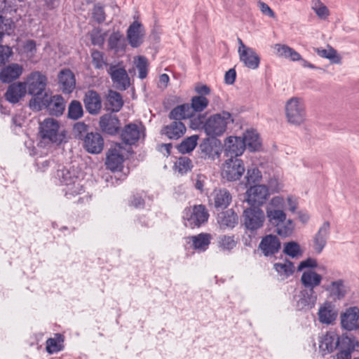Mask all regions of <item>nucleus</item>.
<instances>
[{"label":"nucleus","instance_id":"2","mask_svg":"<svg viewBox=\"0 0 359 359\" xmlns=\"http://www.w3.org/2000/svg\"><path fill=\"white\" fill-rule=\"evenodd\" d=\"M47 81L46 76L38 71L30 73L27 76L25 84L28 94L32 95L29 102L30 109L33 107V102H39L48 94L46 90Z\"/></svg>","mask_w":359,"mask_h":359},{"label":"nucleus","instance_id":"14","mask_svg":"<svg viewBox=\"0 0 359 359\" xmlns=\"http://www.w3.org/2000/svg\"><path fill=\"white\" fill-rule=\"evenodd\" d=\"M83 104L86 111L90 115H97L102 109L100 95L95 90H88L83 96Z\"/></svg>","mask_w":359,"mask_h":359},{"label":"nucleus","instance_id":"48","mask_svg":"<svg viewBox=\"0 0 359 359\" xmlns=\"http://www.w3.org/2000/svg\"><path fill=\"white\" fill-rule=\"evenodd\" d=\"M65 196L68 199H72L73 197L79 195L84 192L83 187L81 184V181L78 179L74 182L72 185L67 186L64 189Z\"/></svg>","mask_w":359,"mask_h":359},{"label":"nucleus","instance_id":"40","mask_svg":"<svg viewBox=\"0 0 359 359\" xmlns=\"http://www.w3.org/2000/svg\"><path fill=\"white\" fill-rule=\"evenodd\" d=\"M273 269L283 278H289L295 271L294 263L288 259H285L284 263H275Z\"/></svg>","mask_w":359,"mask_h":359},{"label":"nucleus","instance_id":"36","mask_svg":"<svg viewBox=\"0 0 359 359\" xmlns=\"http://www.w3.org/2000/svg\"><path fill=\"white\" fill-rule=\"evenodd\" d=\"M65 337L60 333L54 334V337L48 338L46 341V350L49 354H53L62 351L64 346Z\"/></svg>","mask_w":359,"mask_h":359},{"label":"nucleus","instance_id":"28","mask_svg":"<svg viewBox=\"0 0 359 359\" xmlns=\"http://www.w3.org/2000/svg\"><path fill=\"white\" fill-rule=\"evenodd\" d=\"M322 280V276L311 269L304 271L300 278L304 288L311 291H314L315 287L320 285Z\"/></svg>","mask_w":359,"mask_h":359},{"label":"nucleus","instance_id":"63","mask_svg":"<svg viewBox=\"0 0 359 359\" xmlns=\"http://www.w3.org/2000/svg\"><path fill=\"white\" fill-rule=\"evenodd\" d=\"M23 49L26 53L29 54L30 55H33L36 52L35 41L32 39L26 41L23 45Z\"/></svg>","mask_w":359,"mask_h":359},{"label":"nucleus","instance_id":"62","mask_svg":"<svg viewBox=\"0 0 359 359\" xmlns=\"http://www.w3.org/2000/svg\"><path fill=\"white\" fill-rule=\"evenodd\" d=\"M11 54V49L8 46L0 45V66L5 64Z\"/></svg>","mask_w":359,"mask_h":359},{"label":"nucleus","instance_id":"42","mask_svg":"<svg viewBox=\"0 0 359 359\" xmlns=\"http://www.w3.org/2000/svg\"><path fill=\"white\" fill-rule=\"evenodd\" d=\"M198 138L199 136L198 135H193L184 139L182 142L177 146L179 153L185 154L194 151L197 146Z\"/></svg>","mask_w":359,"mask_h":359},{"label":"nucleus","instance_id":"56","mask_svg":"<svg viewBox=\"0 0 359 359\" xmlns=\"http://www.w3.org/2000/svg\"><path fill=\"white\" fill-rule=\"evenodd\" d=\"M236 242L233 236H223L219 238V246L223 250L230 251L236 247Z\"/></svg>","mask_w":359,"mask_h":359},{"label":"nucleus","instance_id":"4","mask_svg":"<svg viewBox=\"0 0 359 359\" xmlns=\"http://www.w3.org/2000/svg\"><path fill=\"white\" fill-rule=\"evenodd\" d=\"M46 109L48 114L54 116H61L65 109V101L62 95H49L48 93L39 102H33L32 111H40Z\"/></svg>","mask_w":359,"mask_h":359},{"label":"nucleus","instance_id":"12","mask_svg":"<svg viewBox=\"0 0 359 359\" xmlns=\"http://www.w3.org/2000/svg\"><path fill=\"white\" fill-rule=\"evenodd\" d=\"M104 139L98 132H90L84 137L83 147L85 150L91 154H100L104 149Z\"/></svg>","mask_w":359,"mask_h":359},{"label":"nucleus","instance_id":"35","mask_svg":"<svg viewBox=\"0 0 359 359\" xmlns=\"http://www.w3.org/2000/svg\"><path fill=\"white\" fill-rule=\"evenodd\" d=\"M337 334L333 332H327L320 341V349L324 355L330 353L337 348Z\"/></svg>","mask_w":359,"mask_h":359},{"label":"nucleus","instance_id":"37","mask_svg":"<svg viewBox=\"0 0 359 359\" xmlns=\"http://www.w3.org/2000/svg\"><path fill=\"white\" fill-rule=\"evenodd\" d=\"M192 111L189 104L178 105L169 113L168 117L174 121H181L191 116Z\"/></svg>","mask_w":359,"mask_h":359},{"label":"nucleus","instance_id":"21","mask_svg":"<svg viewBox=\"0 0 359 359\" xmlns=\"http://www.w3.org/2000/svg\"><path fill=\"white\" fill-rule=\"evenodd\" d=\"M144 36V27L138 21H134L128 28L127 38L133 48H137L143 43Z\"/></svg>","mask_w":359,"mask_h":359},{"label":"nucleus","instance_id":"6","mask_svg":"<svg viewBox=\"0 0 359 359\" xmlns=\"http://www.w3.org/2000/svg\"><path fill=\"white\" fill-rule=\"evenodd\" d=\"M265 221L264 211L259 207L246 208L242 215V224L250 233H255L261 229Z\"/></svg>","mask_w":359,"mask_h":359},{"label":"nucleus","instance_id":"60","mask_svg":"<svg viewBox=\"0 0 359 359\" xmlns=\"http://www.w3.org/2000/svg\"><path fill=\"white\" fill-rule=\"evenodd\" d=\"M190 127L194 129H203V125L205 124V117L204 115H198L197 116H193V113L191 114V116L190 117Z\"/></svg>","mask_w":359,"mask_h":359},{"label":"nucleus","instance_id":"13","mask_svg":"<svg viewBox=\"0 0 359 359\" xmlns=\"http://www.w3.org/2000/svg\"><path fill=\"white\" fill-rule=\"evenodd\" d=\"M223 150L226 157L237 158L244 152L245 143L241 137L229 136L224 140Z\"/></svg>","mask_w":359,"mask_h":359},{"label":"nucleus","instance_id":"26","mask_svg":"<svg viewBox=\"0 0 359 359\" xmlns=\"http://www.w3.org/2000/svg\"><path fill=\"white\" fill-rule=\"evenodd\" d=\"M120 137L122 142L125 144H135L140 137L139 127L133 123L126 125L121 131Z\"/></svg>","mask_w":359,"mask_h":359},{"label":"nucleus","instance_id":"38","mask_svg":"<svg viewBox=\"0 0 359 359\" xmlns=\"http://www.w3.org/2000/svg\"><path fill=\"white\" fill-rule=\"evenodd\" d=\"M126 40L123 34L119 31L113 32L108 39V48L109 50L118 53L125 50Z\"/></svg>","mask_w":359,"mask_h":359},{"label":"nucleus","instance_id":"16","mask_svg":"<svg viewBox=\"0 0 359 359\" xmlns=\"http://www.w3.org/2000/svg\"><path fill=\"white\" fill-rule=\"evenodd\" d=\"M341 325L342 328L348 331L359 328V309L351 306L341 314Z\"/></svg>","mask_w":359,"mask_h":359},{"label":"nucleus","instance_id":"49","mask_svg":"<svg viewBox=\"0 0 359 359\" xmlns=\"http://www.w3.org/2000/svg\"><path fill=\"white\" fill-rule=\"evenodd\" d=\"M208 99L204 96H194L191 99V111L200 112L207 107Z\"/></svg>","mask_w":359,"mask_h":359},{"label":"nucleus","instance_id":"17","mask_svg":"<svg viewBox=\"0 0 359 359\" xmlns=\"http://www.w3.org/2000/svg\"><path fill=\"white\" fill-rule=\"evenodd\" d=\"M295 308L297 311H306L315 306L317 301V294L315 291L302 290L299 295L295 296Z\"/></svg>","mask_w":359,"mask_h":359},{"label":"nucleus","instance_id":"18","mask_svg":"<svg viewBox=\"0 0 359 359\" xmlns=\"http://www.w3.org/2000/svg\"><path fill=\"white\" fill-rule=\"evenodd\" d=\"M330 234V223L325 221L320 226L313 238V250L317 254H320L327 245Z\"/></svg>","mask_w":359,"mask_h":359},{"label":"nucleus","instance_id":"9","mask_svg":"<svg viewBox=\"0 0 359 359\" xmlns=\"http://www.w3.org/2000/svg\"><path fill=\"white\" fill-rule=\"evenodd\" d=\"M285 112L287 121L290 123L299 125L305 119V108L298 97H292L286 102Z\"/></svg>","mask_w":359,"mask_h":359},{"label":"nucleus","instance_id":"1","mask_svg":"<svg viewBox=\"0 0 359 359\" xmlns=\"http://www.w3.org/2000/svg\"><path fill=\"white\" fill-rule=\"evenodd\" d=\"M285 205L283 197H273L266 206V214L269 224L276 227L277 234L286 238L293 233L295 224L292 219H287Z\"/></svg>","mask_w":359,"mask_h":359},{"label":"nucleus","instance_id":"51","mask_svg":"<svg viewBox=\"0 0 359 359\" xmlns=\"http://www.w3.org/2000/svg\"><path fill=\"white\" fill-rule=\"evenodd\" d=\"M176 170L182 175L190 171L193 167L191 159L186 156L180 157L175 164Z\"/></svg>","mask_w":359,"mask_h":359},{"label":"nucleus","instance_id":"53","mask_svg":"<svg viewBox=\"0 0 359 359\" xmlns=\"http://www.w3.org/2000/svg\"><path fill=\"white\" fill-rule=\"evenodd\" d=\"M88 126L84 122H77L74 125L73 132L74 137L80 140H83L86 135L89 134Z\"/></svg>","mask_w":359,"mask_h":359},{"label":"nucleus","instance_id":"31","mask_svg":"<svg viewBox=\"0 0 359 359\" xmlns=\"http://www.w3.org/2000/svg\"><path fill=\"white\" fill-rule=\"evenodd\" d=\"M124 157L119 149L111 148L107 153L105 165L111 171H116L123 167Z\"/></svg>","mask_w":359,"mask_h":359},{"label":"nucleus","instance_id":"10","mask_svg":"<svg viewBox=\"0 0 359 359\" xmlns=\"http://www.w3.org/2000/svg\"><path fill=\"white\" fill-rule=\"evenodd\" d=\"M269 196V189L264 184L250 186L245 192V201L250 206L260 208Z\"/></svg>","mask_w":359,"mask_h":359},{"label":"nucleus","instance_id":"11","mask_svg":"<svg viewBox=\"0 0 359 359\" xmlns=\"http://www.w3.org/2000/svg\"><path fill=\"white\" fill-rule=\"evenodd\" d=\"M114 86L118 90H126L130 85V77L123 67L111 65L107 69Z\"/></svg>","mask_w":359,"mask_h":359},{"label":"nucleus","instance_id":"55","mask_svg":"<svg viewBox=\"0 0 359 359\" xmlns=\"http://www.w3.org/2000/svg\"><path fill=\"white\" fill-rule=\"evenodd\" d=\"M137 69L138 70L139 78L144 79L148 74V60L144 56H139L137 63Z\"/></svg>","mask_w":359,"mask_h":359},{"label":"nucleus","instance_id":"46","mask_svg":"<svg viewBox=\"0 0 359 359\" xmlns=\"http://www.w3.org/2000/svg\"><path fill=\"white\" fill-rule=\"evenodd\" d=\"M68 118L72 120H78L83 115L81 103L76 100H72L68 107Z\"/></svg>","mask_w":359,"mask_h":359},{"label":"nucleus","instance_id":"20","mask_svg":"<svg viewBox=\"0 0 359 359\" xmlns=\"http://www.w3.org/2000/svg\"><path fill=\"white\" fill-rule=\"evenodd\" d=\"M208 217L209 213L204 205H194L186 225L191 228L199 227L208 222Z\"/></svg>","mask_w":359,"mask_h":359},{"label":"nucleus","instance_id":"45","mask_svg":"<svg viewBox=\"0 0 359 359\" xmlns=\"http://www.w3.org/2000/svg\"><path fill=\"white\" fill-rule=\"evenodd\" d=\"M56 177L59 179L62 185L65 187L72 185L74 182H76L79 177L69 169L62 168L57 170Z\"/></svg>","mask_w":359,"mask_h":359},{"label":"nucleus","instance_id":"59","mask_svg":"<svg viewBox=\"0 0 359 359\" xmlns=\"http://www.w3.org/2000/svg\"><path fill=\"white\" fill-rule=\"evenodd\" d=\"M312 8L315 11L316 15L320 18H325L329 15L327 8L323 5L319 0L313 1Z\"/></svg>","mask_w":359,"mask_h":359},{"label":"nucleus","instance_id":"15","mask_svg":"<svg viewBox=\"0 0 359 359\" xmlns=\"http://www.w3.org/2000/svg\"><path fill=\"white\" fill-rule=\"evenodd\" d=\"M258 248L265 257H271L280 251L281 243L276 235L269 234L262 238Z\"/></svg>","mask_w":359,"mask_h":359},{"label":"nucleus","instance_id":"54","mask_svg":"<svg viewBox=\"0 0 359 359\" xmlns=\"http://www.w3.org/2000/svg\"><path fill=\"white\" fill-rule=\"evenodd\" d=\"M262 179V173L257 168L248 169L245 175L246 186L259 182Z\"/></svg>","mask_w":359,"mask_h":359},{"label":"nucleus","instance_id":"52","mask_svg":"<svg viewBox=\"0 0 359 359\" xmlns=\"http://www.w3.org/2000/svg\"><path fill=\"white\" fill-rule=\"evenodd\" d=\"M93 19L98 24L103 23L106 20V13L104 6L100 3L94 5L92 12Z\"/></svg>","mask_w":359,"mask_h":359},{"label":"nucleus","instance_id":"7","mask_svg":"<svg viewBox=\"0 0 359 359\" xmlns=\"http://www.w3.org/2000/svg\"><path fill=\"white\" fill-rule=\"evenodd\" d=\"M245 171L243 161L238 158H229L223 165L222 177L229 182L239 180Z\"/></svg>","mask_w":359,"mask_h":359},{"label":"nucleus","instance_id":"64","mask_svg":"<svg viewBox=\"0 0 359 359\" xmlns=\"http://www.w3.org/2000/svg\"><path fill=\"white\" fill-rule=\"evenodd\" d=\"M130 204L136 208H142L144 206V200L140 194H135L132 196Z\"/></svg>","mask_w":359,"mask_h":359},{"label":"nucleus","instance_id":"19","mask_svg":"<svg viewBox=\"0 0 359 359\" xmlns=\"http://www.w3.org/2000/svg\"><path fill=\"white\" fill-rule=\"evenodd\" d=\"M232 200L231 194L226 189H215L211 194L210 201L216 210L219 211L226 209Z\"/></svg>","mask_w":359,"mask_h":359},{"label":"nucleus","instance_id":"32","mask_svg":"<svg viewBox=\"0 0 359 359\" xmlns=\"http://www.w3.org/2000/svg\"><path fill=\"white\" fill-rule=\"evenodd\" d=\"M239 58L244 66L249 69H257L259 66L260 57L252 48L243 50L239 54Z\"/></svg>","mask_w":359,"mask_h":359},{"label":"nucleus","instance_id":"39","mask_svg":"<svg viewBox=\"0 0 359 359\" xmlns=\"http://www.w3.org/2000/svg\"><path fill=\"white\" fill-rule=\"evenodd\" d=\"M193 248L198 251H205L210 244L211 236L209 233H201L190 237Z\"/></svg>","mask_w":359,"mask_h":359},{"label":"nucleus","instance_id":"34","mask_svg":"<svg viewBox=\"0 0 359 359\" xmlns=\"http://www.w3.org/2000/svg\"><path fill=\"white\" fill-rule=\"evenodd\" d=\"M241 140L245 143V149L247 148L250 151H257L261 147L259 136L256 130H247Z\"/></svg>","mask_w":359,"mask_h":359},{"label":"nucleus","instance_id":"58","mask_svg":"<svg viewBox=\"0 0 359 359\" xmlns=\"http://www.w3.org/2000/svg\"><path fill=\"white\" fill-rule=\"evenodd\" d=\"M91 43L94 46H103L104 43V36L101 34V29H94L90 33Z\"/></svg>","mask_w":359,"mask_h":359},{"label":"nucleus","instance_id":"41","mask_svg":"<svg viewBox=\"0 0 359 359\" xmlns=\"http://www.w3.org/2000/svg\"><path fill=\"white\" fill-rule=\"evenodd\" d=\"M107 101L111 106V110L113 112H118L124 103L121 93L113 90H109Z\"/></svg>","mask_w":359,"mask_h":359},{"label":"nucleus","instance_id":"25","mask_svg":"<svg viewBox=\"0 0 359 359\" xmlns=\"http://www.w3.org/2000/svg\"><path fill=\"white\" fill-rule=\"evenodd\" d=\"M100 127L102 130L110 135H116L120 130V120L116 116L104 114L100 117Z\"/></svg>","mask_w":359,"mask_h":359},{"label":"nucleus","instance_id":"22","mask_svg":"<svg viewBox=\"0 0 359 359\" xmlns=\"http://www.w3.org/2000/svg\"><path fill=\"white\" fill-rule=\"evenodd\" d=\"M60 90L65 94L73 92L76 86V79L74 73L69 69H62L57 76Z\"/></svg>","mask_w":359,"mask_h":359},{"label":"nucleus","instance_id":"44","mask_svg":"<svg viewBox=\"0 0 359 359\" xmlns=\"http://www.w3.org/2000/svg\"><path fill=\"white\" fill-rule=\"evenodd\" d=\"M276 48L277 53L280 57L289 58L292 61H299L302 60L300 54L287 45L276 44Z\"/></svg>","mask_w":359,"mask_h":359},{"label":"nucleus","instance_id":"23","mask_svg":"<svg viewBox=\"0 0 359 359\" xmlns=\"http://www.w3.org/2000/svg\"><path fill=\"white\" fill-rule=\"evenodd\" d=\"M27 88L25 83H13L8 87L4 97L11 104H16L25 95Z\"/></svg>","mask_w":359,"mask_h":359},{"label":"nucleus","instance_id":"24","mask_svg":"<svg viewBox=\"0 0 359 359\" xmlns=\"http://www.w3.org/2000/svg\"><path fill=\"white\" fill-rule=\"evenodd\" d=\"M318 316L320 323L330 325L337 319V311L332 302L326 301L320 306Z\"/></svg>","mask_w":359,"mask_h":359},{"label":"nucleus","instance_id":"47","mask_svg":"<svg viewBox=\"0 0 359 359\" xmlns=\"http://www.w3.org/2000/svg\"><path fill=\"white\" fill-rule=\"evenodd\" d=\"M283 253L291 258H297L302 255L299 244L296 241H289L284 244Z\"/></svg>","mask_w":359,"mask_h":359},{"label":"nucleus","instance_id":"5","mask_svg":"<svg viewBox=\"0 0 359 359\" xmlns=\"http://www.w3.org/2000/svg\"><path fill=\"white\" fill-rule=\"evenodd\" d=\"M223 151V144L220 140L215 137L203 139L198 146L200 157L206 161L213 162L220 158Z\"/></svg>","mask_w":359,"mask_h":359},{"label":"nucleus","instance_id":"33","mask_svg":"<svg viewBox=\"0 0 359 359\" xmlns=\"http://www.w3.org/2000/svg\"><path fill=\"white\" fill-rule=\"evenodd\" d=\"M325 290L329 292L331 297L339 300L344 298L346 294V286L343 279L332 281L329 285L325 287Z\"/></svg>","mask_w":359,"mask_h":359},{"label":"nucleus","instance_id":"61","mask_svg":"<svg viewBox=\"0 0 359 359\" xmlns=\"http://www.w3.org/2000/svg\"><path fill=\"white\" fill-rule=\"evenodd\" d=\"M1 16L2 18V23H0V31H2L3 36L5 34L10 35L13 31V23L9 19H6L2 15Z\"/></svg>","mask_w":359,"mask_h":359},{"label":"nucleus","instance_id":"57","mask_svg":"<svg viewBox=\"0 0 359 359\" xmlns=\"http://www.w3.org/2000/svg\"><path fill=\"white\" fill-rule=\"evenodd\" d=\"M318 267V262L316 259L312 257H308L306 259L302 261L298 266L297 271H302L304 269H316Z\"/></svg>","mask_w":359,"mask_h":359},{"label":"nucleus","instance_id":"43","mask_svg":"<svg viewBox=\"0 0 359 359\" xmlns=\"http://www.w3.org/2000/svg\"><path fill=\"white\" fill-rule=\"evenodd\" d=\"M354 339L347 336H337V340L336 341L337 348L339 349V352H349V355L355 349Z\"/></svg>","mask_w":359,"mask_h":359},{"label":"nucleus","instance_id":"29","mask_svg":"<svg viewBox=\"0 0 359 359\" xmlns=\"http://www.w3.org/2000/svg\"><path fill=\"white\" fill-rule=\"evenodd\" d=\"M22 73V66L16 63H12L1 69L0 72V80L2 83H10L18 79Z\"/></svg>","mask_w":359,"mask_h":359},{"label":"nucleus","instance_id":"30","mask_svg":"<svg viewBox=\"0 0 359 359\" xmlns=\"http://www.w3.org/2000/svg\"><path fill=\"white\" fill-rule=\"evenodd\" d=\"M217 220L221 229H233L238 224V217L233 209H228L219 213Z\"/></svg>","mask_w":359,"mask_h":359},{"label":"nucleus","instance_id":"27","mask_svg":"<svg viewBox=\"0 0 359 359\" xmlns=\"http://www.w3.org/2000/svg\"><path fill=\"white\" fill-rule=\"evenodd\" d=\"M186 130V126L182 121H172L162 128L161 134L165 135L169 140H177L184 135Z\"/></svg>","mask_w":359,"mask_h":359},{"label":"nucleus","instance_id":"8","mask_svg":"<svg viewBox=\"0 0 359 359\" xmlns=\"http://www.w3.org/2000/svg\"><path fill=\"white\" fill-rule=\"evenodd\" d=\"M59 123L57 120L48 118L40 124L39 133L43 140H48L53 143L60 144L62 142L64 135L59 133Z\"/></svg>","mask_w":359,"mask_h":359},{"label":"nucleus","instance_id":"3","mask_svg":"<svg viewBox=\"0 0 359 359\" xmlns=\"http://www.w3.org/2000/svg\"><path fill=\"white\" fill-rule=\"evenodd\" d=\"M233 118L231 113L222 111L221 113L215 114L205 121L203 130L210 137H219L222 135L227 128L229 123H233Z\"/></svg>","mask_w":359,"mask_h":359},{"label":"nucleus","instance_id":"50","mask_svg":"<svg viewBox=\"0 0 359 359\" xmlns=\"http://www.w3.org/2000/svg\"><path fill=\"white\" fill-rule=\"evenodd\" d=\"M91 57L92 63L96 69H103L104 66L107 65L104 59V54L100 50H91Z\"/></svg>","mask_w":359,"mask_h":359}]
</instances>
